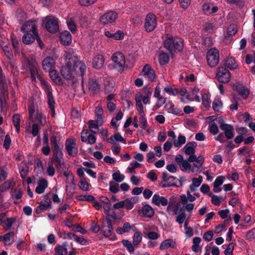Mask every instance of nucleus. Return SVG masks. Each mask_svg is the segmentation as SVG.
Instances as JSON below:
<instances>
[{
  "mask_svg": "<svg viewBox=\"0 0 255 255\" xmlns=\"http://www.w3.org/2000/svg\"><path fill=\"white\" fill-rule=\"evenodd\" d=\"M66 65L62 67L60 73L64 78L71 80L75 75L83 76L86 69V65L78 59L76 54L73 51L65 52L64 55Z\"/></svg>",
  "mask_w": 255,
  "mask_h": 255,
  "instance_id": "obj_1",
  "label": "nucleus"
},
{
  "mask_svg": "<svg viewBox=\"0 0 255 255\" xmlns=\"http://www.w3.org/2000/svg\"><path fill=\"white\" fill-rule=\"evenodd\" d=\"M27 68L30 71L32 80L36 81V80H38L40 82L42 88L46 94L48 104L52 116L54 117L55 115V101L52 94L51 86L40 75L36 63L28 61L27 62Z\"/></svg>",
  "mask_w": 255,
  "mask_h": 255,
  "instance_id": "obj_2",
  "label": "nucleus"
},
{
  "mask_svg": "<svg viewBox=\"0 0 255 255\" xmlns=\"http://www.w3.org/2000/svg\"><path fill=\"white\" fill-rule=\"evenodd\" d=\"M164 46L169 51H180L183 46V40L177 37L168 36L164 42Z\"/></svg>",
  "mask_w": 255,
  "mask_h": 255,
  "instance_id": "obj_3",
  "label": "nucleus"
},
{
  "mask_svg": "<svg viewBox=\"0 0 255 255\" xmlns=\"http://www.w3.org/2000/svg\"><path fill=\"white\" fill-rule=\"evenodd\" d=\"M65 149L69 155L76 156L78 152V148L76 144V140L74 137L67 138L65 141Z\"/></svg>",
  "mask_w": 255,
  "mask_h": 255,
  "instance_id": "obj_4",
  "label": "nucleus"
},
{
  "mask_svg": "<svg viewBox=\"0 0 255 255\" xmlns=\"http://www.w3.org/2000/svg\"><path fill=\"white\" fill-rule=\"evenodd\" d=\"M207 61L211 67H215L219 61V51L215 48L209 49L207 53Z\"/></svg>",
  "mask_w": 255,
  "mask_h": 255,
  "instance_id": "obj_5",
  "label": "nucleus"
},
{
  "mask_svg": "<svg viewBox=\"0 0 255 255\" xmlns=\"http://www.w3.org/2000/svg\"><path fill=\"white\" fill-rule=\"evenodd\" d=\"M46 29L50 33H56L59 30L58 19L55 17L47 16L45 18Z\"/></svg>",
  "mask_w": 255,
  "mask_h": 255,
  "instance_id": "obj_6",
  "label": "nucleus"
},
{
  "mask_svg": "<svg viewBox=\"0 0 255 255\" xmlns=\"http://www.w3.org/2000/svg\"><path fill=\"white\" fill-rule=\"evenodd\" d=\"M216 78L220 82L228 83L231 79V73L225 68L219 67L217 70Z\"/></svg>",
  "mask_w": 255,
  "mask_h": 255,
  "instance_id": "obj_7",
  "label": "nucleus"
},
{
  "mask_svg": "<svg viewBox=\"0 0 255 255\" xmlns=\"http://www.w3.org/2000/svg\"><path fill=\"white\" fill-rule=\"evenodd\" d=\"M112 60L116 67L120 71H122L126 65V59L124 55L121 52H117L113 54Z\"/></svg>",
  "mask_w": 255,
  "mask_h": 255,
  "instance_id": "obj_8",
  "label": "nucleus"
},
{
  "mask_svg": "<svg viewBox=\"0 0 255 255\" xmlns=\"http://www.w3.org/2000/svg\"><path fill=\"white\" fill-rule=\"evenodd\" d=\"M157 25L155 15L151 13L147 14L144 23V27L147 32L153 31Z\"/></svg>",
  "mask_w": 255,
  "mask_h": 255,
  "instance_id": "obj_9",
  "label": "nucleus"
},
{
  "mask_svg": "<svg viewBox=\"0 0 255 255\" xmlns=\"http://www.w3.org/2000/svg\"><path fill=\"white\" fill-rule=\"evenodd\" d=\"M50 143L52 148L54 154H58L61 151L63 145L60 141V137L55 134L50 137Z\"/></svg>",
  "mask_w": 255,
  "mask_h": 255,
  "instance_id": "obj_10",
  "label": "nucleus"
},
{
  "mask_svg": "<svg viewBox=\"0 0 255 255\" xmlns=\"http://www.w3.org/2000/svg\"><path fill=\"white\" fill-rule=\"evenodd\" d=\"M42 66L44 71L50 72L55 70L56 62L52 57L47 56L42 61Z\"/></svg>",
  "mask_w": 255,
  "mask_h": 255,
  "instance_id": "obj_11",
  "label": "nucleus"
},
{
  "mask_svg": "<svg viewBox=\"0 0 255 255\" xmlns=\"http://www.w3.org/2000/svg\"><path fill=\"white\" fill-rule=\"evenodd\" d=\"M81 139L83 142L94 144L96 142V137L88 130H83L81 134Z\"/></svg>",
  "mask_w": 255,
  "mask_h": 255,
  "instance_id": "obj_12",
  "label": "nucleus"
},
{
  "mask_svg": "<svg viewBox=\"0 0 255 255\" xmlns=\"http://www.w3.org/2000/svg\"><path fill=\"white\" fill-rule=\"evenodd\" d=\"M101 230L104 236L110 237L112 235L113 228L109 218L103 219Z\"/></svg>",
  "mask_w": 255,
  "mask_h": 255,
  "instance_id": "obj_13",
  "label": "nucleus"
},
{
  "mask_svg": "<svg viewBox=\"0 0 255 255\" xmlns=\"http://www.w3.org/2000/svg\"><path fill=\"white\" fill-rule=\"evenodd\" d=\"M167 205L166 211L168 213H173L174 215L178 214L180 204L179 203L177 202L175 197L173 196L170 198Z\"/></svg>",
  "mask_w": 255,
  "mask_h": 255,
  "instance_id": "obj_14",
  "label": "nucleus"
},
{
  "mask_svg": "<svg viewBox=\"0 0 255 255\" xmlns=\"http://www.w3.org/2000/svg\"><path fill=\"white\" fill-rule=\"evenodd\" d=\"M118 17V14L113 11H110L103 14L100 18V21L103 24L112 23L115 21Z\"/></svg>",
  "mask_w": 255,
  "mask_h": 255,
  "instance_id": "obj_15",
  "label": "nucleus"
},
{
  "mask_svg": "<svg viewBox=\"0 0 255 255\" xmlns=\"http://www.w3.org/2000/svg\"><path fill=\"white\" fill-rule=\"evenodd\" d=\"M36 23L35 20L28 21L22 26L21 30L23 32H37Z\"/></svg>",
  "mask_w": 255,
  "mask_h": 255,
  "instance_id": "obj_16",
  "label": "nucleus"
},
{
  "mask_svg": "<svg viewBox=\"0 0 255 255\" xmlns=\"http://www.w3.org/2000/svg\"><path fill=\"white\" fill-rule=\"evenodd\" d=\"M153 208L149 204L143 205L139 211V214L141 217L150 218L154 214Z\"/></svg>",
  "mask_w": 255,
  "mask_h": 255,
  "instance_id": "obj_17",
  "label": "nucleus"
},
{
  "mask_svg": "<svg viewBox=\"0 0 255 255\" xmlns=\"http://www.w3.org/2000/svg\"><path fill=\"white\" fill-rule=\"evenodd\" d=\"M162 178L165 182L164 184H163L162 187H178L176 185V182L178 181L177 178L173 176H169L167 177L166 173H163Z\"/></svg>",
  "mask_w": 255,
  "mask_h": 255,
  "instance_id": "obj_18",
  "label": "nucleus"
},
{
  "mask_svg": "<svg viewBox=\"0 0 255 255\" xmlns=\"http://www.w3.org/2000/svg\"><path fill=\"white\" fill-rule=\"evenodd\" d=\"M204 161V158L203 156H198L196 161L193 163V166L191 167V172H195L196 174L201 173L202 171V165Z\"/></svg>",
  "mask_w": 255,
  "mask_h": 255,
  "instance_id": "obj_19",
  "label": "nucleus"
},
{
  "mask_svg": "<svg viewBox=\"0 0 255 255\" xmlns=\"http://www.w3.org/2000/svg\"><path fill=\"white\" fill-rule=\"evenodd\" d=\"M105 59L103 55L98 54L96 55L92 61V66L96 69H100L104 64Z\"/></svg>",
  "mask_w": 255,
  "mask_h": 255,
  "instance_id": "obj_20",
  "label": "nucleus"
},
{
  "mask_svg": "<svg viewBox=\"0 0 255 255\" xmlns=\"http://www.w3.org/2000/svg\"><path fill=\"white\" fill-rule=\"evenodd\" d=\"M152 203L156 206L161 205L165 206L168 204V199L164 196H160L157 194H154L152 198Z\"/></svg>",
  "mask_w": 255,
  "mask_h": 255,
  "instance_id": "obj_21",
  "label": "nucleus"
},
{
  "mask_svg": "<svg viewBox=\"0 0 255 255\" xmlns=\"http://www.w3.org/2000/svg\"><path fill=\"white\" fill-rule=\"evenodd\" d=\"M164 109L168 113L175 116L179 115L182 112V110L175 107L174 105L171 101L166 103Z\"/></svg>",
  "mask_w": 255,
  "mask_h": 255,
  "instance_id": "obj_22",
  "label": "nucleus"
},
{
  "mask_svg": "<svg viewBox=\"0 0 255 255\" xmlns=\"http://www.w3.org/2000/svg\"><path fill=\"white\" fill-rule=\"evenodd\" d=\"M176 246L177 244L174 240L171 239H167L161 243L159 249L161 251H163L168 248L175 249Z\"/></svg>",
  "mask_w": 255,
  "mask_h": 255,
  "instance_id": "obj_23",
  "label": "nucleus"
},
{
  "mask_svg": "<svg viewBox=\"0 0 255 255\" xmlns=\"http://www.w3.org/2000/svg\"><path fill=\"white\" fill-rule=\"evenodd\" d=\"M142 73L143 75L147 78L150 81H153L155 78L154 71L150 67L146 65L142 69Z\"/></svg>",
  "mask_w": 255,
  "mask_h": 255,
  "instance_id": "obj_24",
  "label": "nucleus"
},
{
  "mask_svg": "<svg viewBox=\"0 0 255 255\" xmlns=\"http://www.w3.org/2000/svg\"><path fill=\"white\" fill-rule=\"evenodd\" d=\"M220 128L224 131L225 135L228 139H230L234 137V129L231 125L223 124L220 125Z\"/></svg>",
  "mask_w": 255,
  "mask_h": 255,
  "instance_id": "obj_25",
  "label": "nucleus"
},
{
  "mask_svg": "<svg viewBox=\"0 0 255 255\" xmlns=\"http://www.w3.org/2000/svg\"><path fill=\"white\" fill-rule=\"evenodd\" d=\"M25 33L22 37V40L23 43L25 44H30L33 42L38 36V32H25Z\"/></svg>",
  "mask_w": 255,
  "mask_h": 255,
  "instance_id": "obj_26",
  "label": "nucleus"
},
{
  "mask_svg": "<svg viewBox=\"0 0 255 255\" xmlns=\"http://www.w3.org/2000/svg\"><path fill=\"white\" fill-rule=\"evenodd\" d=\"M48 183L47 180L44 178L40 179L38 183L37 186L35 188V192L37 194L43 193L47 188Z\"/></svg>",
  "mask_w": 255,
  "mask_h": 255,
  "instance_id": "obj_27",
  "label": "nucleus"
},
{
  "mask_svg": "<svg viewBox=\"0 0 255 255\" xmlns=\"http://www.w3.org/2000/svg\"><path fill=\"white\" fill-rule=\"evenodd\" d=\"M61 42L65 45H69L72 41V36L68 31H64L60 34Z\"/></svg>",
  "mask_w": 255,
  "mask_h": 255,
  "instance_id": "obj_28",
  "label": "nucleus"
},
{
  "mask_svg": "<svg viewBox=\"0 0 255 255\" xmlns=\"http://www.w3.org/2000/svg\"><path fill=\"white\" fill-rule=\"evenodd\" d=\"M224 64L231 70H235L238 67V65L236 61L233 57H228L225 59L224 61Z\"/></svg>",
  "mask_w": 255,
  "mask_h": 255,
  "instance_id": "obj_29",
  "label": "nucleus"
},
{
  "mask_svg": "<svg viewBox=\"0 0 255 255\" xmlns=\"http://www.w3.org/2000/svg\"><path fill=\"white\" fill-rule=\"evenodd\" d=\"M135 100L136 102V109L139 114H143L144 108L142 104V98H141V93H138L135 96Z\"/></svg>",
  "mask_w": 255,
  "mask_h": 255,
  "instance_id": "obj_30",
  "label": "nucleus"
},
{
  "mask_svg": "<svg viewBox=\"0 0 255 255\" xmlns=\"http://www.w3.org/2000/svg\"><path fill=\"white\" fill-rule=\"evenodd\" d=\"M0 241H3L5 246H9L14 241L13 232H9L3 236H0Z\"/></svg>",
  "mask_w": 255,
  "mask_h": 255,
  "instance_id": "obj_31",
  "label": "nucleus"
},
{
  "mask_svg": "<svg viewBox=\"0 0 255 255\" xmlns=\"http://www.w3.org/2000/svg\"><path fill=\"white\" fill-rule=\"evenodd\" d=\"M117 141L126 143V140L119 132L115 133L108 139V142L113 144H115Z\"/></svg>",
  "mask_w": 255,
  "mask_h": 255,
  "instance_id": "obj_32",
  "label": "nucleus"
},
{
  "mask_svg": "<svg viewBox=\"0 0 255 255\" xmlns=\"http://www.w3.org/2000/svg\"><path fill=\"white\" fill-rule=\"evenodd\" d=\"M49 73V76L53 82L59 85H62V80L56 70H54Z\"/></svg>",
  "mask_w": 255,
  "mask_h": 255,
  "instance_id": "obj_33",
  "label": "nucleus"
},
{
  "mask_svg": "<svg viewBox=\"0 0 255 255\" xmlns=\"http://www.w3.org/2000/svg\"><path fill=\"white\" fill-rule=\"evenodd\" d=\"M95 114L96 117V120L99 123L100 125H102L104 124V112L103 110L101 107H97L95 108Z\"/></svg>",
  "mask_w": 255,
  "mask_h": 255,
  "instance_id": "obj_34",
  "label": "nucleus"
},
{
  "mask_svg": "<svg viewBox=\"0 0 255 255\" xmlns=\"http://www.w3.org/2000/svg\"><path fill=\"white\" fill-rule=\"evenodd\" d=\"M199 89L196 87H195L191 91L189 94V97L188 98L189 101H195L197 102L200 101V98L198 94L199 93Z\"/></svg>",
  "mask_w": 255,
  "mask_h": 255,
  "instance_id": "obj_35",
  "label": "nucleus"
},
{
  "mask_svg": "<svg viewBox=\"0 0 255 255\" xmlns=\"http://www.w3.org/2000/svg\"><path fill=\"white\" fill-rule=\"evenodd\" d=\"M235 88L239 94L244 99H246L249 95L250 92L249 89L240 84L236 85Z\"/></svg>",
  "mask_w": 255,
  "mask_h": 255,
  "instance_id": "obj_36",
  "label": "nucleus"
},
{
  "mask_svg": "<svg viewBox=\"0 0 255 255\" xmlns=\"http://www.w3.org/2000/svg\"><path fill=\"white\" fill-rule=\"evenodd\" d=\"M88 86L90 93L93 95L97 94L100 90L99 84L93 80L89 81Z\"/></svg>",
  "mask_w": 255,
  "mask_h": 255,
  "instance_id": "obj_37",
  "label": "nucleus"
},
{
  "mask_svg": "<svg viewBox=\"0 0 255 255\" xmlns=\"http://www.w3.org/2000/svg\"><path fill=\"white\" fill-rule=\"evenodd\" d=\"M138 201V198L136 197H132L130 198H128L125 200L124 207L126 208L128 210L131 209L135 203Z\"/></svg>",
  "mask_w": 255,
  "mask_h": 255,
  "instance_id": "obj_38",
  "label": "nucleus"
},
{
  "mask_svg": "<svg viewBox=\"0 0 255 255\" xmlns=\"http://www.w3.org/2000/svg\"><path fill=\"white\" fill-rule=\"evenodd\" d=\"M197 143L195 141H191L188 143L184 147V152L186 154H192L195 153V147Z\"/></svg>",
  "mask_w": 255,
  "mask_h": 255,
  "instance_id": "obj_39",
  "label": "nucleus"
},
{
  "mask_svg": "<svg viewBox=\"0 0 255 255\" xmlns=\"http://www.w3.org/2000/svg\"><path fill=\"white\" fill-rule=\"evenodd\" d=\"M98 122L97 120L93 121L90 120L89 122V128L91 132L94 133H96L99 129V127L101 126Z\"/></svg>",
  "mask_w": 255,
  "mask_h": 255,
  "instance_id": "obj_40",
  "label": "nucleus"
},
{
  "mask_svg": "<svg viewBox=\"0 0 255 255\" xmlns=\"http://www.w3.org/2000/svg\"><path fill=\"white\" fill-rule=\"evenodd\" d=\"M158 61L160 65H164L169 61V56L168 54L165 52H161L158 55Z\"/></svg>",
  "mask_w": 255,
  "mask_h": 255,
  "instance_id": "obj_41",
  "label": "nucleus"
},
{
  "mask_svg": "<svg viewBox=\"0 0 255 255\" xmlns=\"http://www.w3.org/2000/svg\"><path fill=\"white\" fill-rule=\"evenodd\" d=\"M67 24L69 29L72 33H75L76 31L77 26L75 20L73 17H70L67 20Z\"/></svg>",
  "mask_w": 255,
  "mask_h": 255,
  "instance_id": "obj_42",
  "label": "nucleus"
},
{
  "mask_svg": "<svg viewBox=\"0 0 255 255\" xmlns=\"http://www.w3.org/2000/svg\"><path fill=\"white\" fill-rule=\"evenodd\" d=\"M186 141V139L184 135H179L177 139L174 140L173 145L175 147L179 148L185 144Z\"/></svg>",
  "mask_w": 255,
  "mask_h": 255,
  "instance_id": "obj_43",
  "label": "nucleus"
},
{
  "mask_svg": "<svg viewBox=\"0 0 255 255\" xmlns=\"http://www.w3.org/2000/svg\"><path fill=\"white\" fill-rule=\"evenodd\" d=\"M179 94L181 96V101L185 103H187L189 100V94L187 93L186 89L185 88H181L179 90Z\"/></svg>",
  "mask_w": 255,
  "mask_h": 255,
  "instance_id": "obj_44",
  "label": "nucleus"
},
{
  "mask_svg": "<svg viewBox=\"0 0 255 255\" xmlns=\"http://www.w3.org/2000/svg\"><path fill=\"white\" fill-rule=\"evenodd\" d=\"M78 187L82 191H88L89 190L90 184L86 181L85 178H83L80 179L78 183Z\"/></svg>",
  "mask_w": 255,
  "mask_h": 255,
  "instance_id": "obj_45",
  "label": "nucleus"
},
{
  "mask_svg": "<svg viewBox=\"0 0 255 255\" xmlns=\"http://www.w3.org/2000/svg\"><path fill=\"white\" fill-rule=\"evenodd\" d=\"M19 171L21 177L23 179H25L28 172V168L27 165L24 164H21L19 166Z\"/></svg>",
  "mask_w": 255,
  "mask_h": 255,
  "instance_id": "obj_46",
  "label": "nucleus"
},
{
  "mask_svg": "<svg viewBox=\"0 0 255 255\" xmlns=\"http://www.w3.org/2000/svg\"><path fill=\"white\" fill-rule=\"evenodd\" d=\"M50 206V204L48 201H41L40 205L36 208L37 213H41L46 210Z\"/></svg>",
  "mask_w": 255,
  "mask_h": 255,
  "instance_id": "obj_47",
  "label": "nucleus"
},
{
  "mask_svg": "<svg viewBox=\"0 0 255 255\" xmlns=\"http://www.w3.org/2000/svg\"><path fill=\"white\" fill-rule=\"evenodd\" d=\"M55 255H66L67 250L66 247L62 245H57L54 249Z\"/></svg>",
  "mask_w": 255,
  "mask_h": 255,
  "instance_id": "obj_48",
  "label": "nucleus"
},
{
  "mask_svg": "<svg viewBox=\"0 0 255 255\" xmlns=\"http://www.w3.org/2000/svg\"><path fill=\"white\" fill-rule=\"evenodd\" d=\"M213 109L215 112H219L222 108L223 103L219 98H215L213 102Z\"/></svg>",
  "mask_w": 255,
  "mask_h": 255,
  "instance_id": "obj_49",
  "label": "nucleus"
},
{
  "mask_svg": "<svg viewBox=\"0 0 255 255\" xmlns=\"http://www.w3.org/2000/svg\"><path fill=\"white\" fill-rule=\"evenodd\" d=\"M20 116L18 114H15L12 117V122L17 132L20 131Z\"/></svg>",
  "mask_w": 255,
  "mask_h": 255,
  "instance_id": "obj_50",
  "label": "nucleus"
},
{
  "mask_svg": "<svg viewBox=\"0 0 255 255\" xmlns=\"http://www.w3.org/2000/svg\"><path fill=\"white\" fill-rule=\"evenodd\" d=\"M180 169L184 172L191 171V165L189 163L188 160H184L180 164Z\"/></svg>",
  "mask_w": 255,
  "mask_h": 255,
  "instance_id": "obj_51",
  "label": "nucleus"
},
{
  "mask_svg": "<svg viewBox=\"0 0 255 255\" xmlns=\"http://www.w3.org/2000/svg\"><path fill=\"white\" fill-rule=\"evenodd\" d=\"M238 31L237 26L236 24H230L227 29V33L229 36H233L236 34Z\"/></svg>",
  "mask_w": 255,
  "mask_h": 255,
  "instance_id": "obj_52",
  "label": "nucleus"
},
{
  "mask_svg": "<svg viewBox=\"0 0 255 255\" xmlns=\"http://www.w3.org/2000/svg\"><path fill=\"white\" fill-rule=\"evenodd\" d=\"M210 98L209 94L206 93H203L202 95V104L206 108L210 107Z\"/></svg>",
  "mask_w": 255,
  "mask_h": 255,
  "instance_id": "obj_53",
  "label": "nucleus"
},
{
  "mask_svg": "<svg viewBox=\"0 0 255 255\" xmlns=\"http://www.w3.org/2000/svg\"><path fill=\"white\" fill-rule=\"evenodd\" d=\"M17 20L20 22H23L26 18V14L21 8H18L16 12Z\"/></svg>",
  "mask_w": 255,
  "mask_h": 255,
  "instance_id": "obj_54",
  "label": "nucleus"
},
{
  "mask_svg": "<svg viewBox=\"0 0 255 255\" xmlns=\"http://www.w3.org/2000/svg\"><path fill=\"white\" fill-rule=\"evenodd\" d=\"M113 180L117 182H122L125 179V176L121 174L119 171H117L112 174Z\"/></svg>",
  "mask_w": 255,
  "mask_h": 255,
  "instance_id": "obj_55",
  "label": "nucleus"
},
{
  "mask_svg": "<svg viewBox=\"0 0 255 255\" xmlns=\"http://www.w3.org/2000/svg\"><path fill=\"white\" fill-rule=\"evenodd\" d=\"M3 51L5 55L8 58V59L11 60L13 58V55L11 48L9 44H6L2 47Z\"/></svg>",
  "mask_w": 255,
  "mask_h": 255,
  "instance_id": "obj_56",
  "label": "nucleus"
},
{
  "mask_svg": "<svg viewBox=\"0 0 255 255\" xmlns=\"http://www.w3.org/2000/svg\"><path fill=\"white\" fill-rule=\"evenodd\" d=\"M164 91L169 95L177 96L179 94V89L173 88L170 86H166L164 88Z\"/></svg>",
  "mask_w": 255,
  "mask_h": 255,
  "instance_id": "obj_57",
  "label": "nucleus"
},
{
  "mask_svg": "<svg viewBox=\"0 0 255 255\" xmlns=\"http://www.w3.org/2000/svg\"><path fill=\"white\" fill-rule=\"evenodd\" d=\"M36 120L39 121L40 124L44 126L47 123V117L45 114L42 113H38L36 114Z\"/></svg>",
  "mask_w": 255,
  "mask_h": 255,
  "instance_id": "obj_58",
  "label": "nucleus"
},
{
  "mask_svg": "<svg viewBox=\"0 0 255 255\" xmlns=\"http://www.w3.org/2000/svg\"><path fill=\"white\" fill-rule=\"evenodd\" d=\"M142 239V234L140 232L134 233L133 236V245L134 246H137L141 241Z\"/></svg>",
  "mask_w": 255,
  "mask_h": 255,
  "instance_id": "obj_59",
  "label": "nucleus"
},
{
  "mask_svg": "<svg viewBox=\"0 0 255 255\" xmlns=\"http://www.w3.org/2000/svg\"><path fill=\"white\" fill-rule=\"evenodd\" d=\"M76 199L79 201H87L89 202H93L95 198L93 196L89 195H78L76 196Z\"/></svg>",
  "mask_w": 255,
  "mask_h": 255,
  "instance_id": "obj_60",
  "label": "nucleus"
},
{
  "mask_svg": "<svg viewBox=\"0 0 255 255\" xmlns=\"http://www.w3.org/2000/svg\"><path fill=\"white\" fill-rule=\"evenodd\" d=\"M208 196L212 197L211 202L212 204L215 205H219L220 204L221 200H223L222 197L212 195V193H208Z\"/></svg>",
  "mask_w": 255,
  "mask_h": 255,
  "instance_id": "obj_61",
  "label": "nucleus"
},
{
  "mask_svg": "<svg viewBox=\"0 0 255 255\" xmlns=\"http://www.w3.org/2000/svg\"><path fill=\"white\" fill-rule=\"evenodd\" d=\"M189 223L188 221H185L184 223L185 234L186 236L190 238L193 235V230L188 226Z\"/></svg>",
  "mask_w": 255,
  "mask_h": 255,
  "instance_id": "obj_62",
  "label": "nucleus"
},
{
  "mask_svg": "<svg viewBox=\"0 0 255 255\" xmlns=\"http://www.w3.org/2000/svg\"><path fill=\"white\" fill-rule=\"evenodd\" d=\"M140 116V117L139 118V123L140 124L141 128L143 129H145L147 127V122L146 119L145 117L144 113L143 114H139Z\"/></svg>",
  "mask_w": 255,
  "mask_h": 255,
  "instance_id": "obj_63",
  "label": "nucleus"
},
{
  "mask_svg": "<svg viewBox=\"0 0 255 255\" xmlns=\"http://www.w3.org/2000/svg\"><path fill=\"white\" fill-rule=\"evenodd\" d=\"M46 173L50 177H52L54 175L55 173V169L52 162H49L48 163V167L46 169Z\"/></svg>",
  "mask_w": 255,
  "mask_h": 255,
  "instance_id": "obj_64",
  "label": "nucleus"
}]
</instances>
